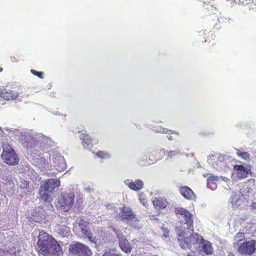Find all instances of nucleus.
<instances>
[{
    "instance_id": "38",
    "label": "nucleus",
    "mask_w": 256,
    "mask_h": 256,
    "mask_svg": "<svg viewBox=\"0 0 256 256\" xmlns=\"http://www.w3.org/2000/svg\"><path fill=\"white\" fill-rule=\"evenodd\" d=\"M228 256H234L233 253H229Z\"/></svg>"
},
{
    "instance_id": "26",
    "label": "nucleus",
    "mask_w": 256,
    "mask_h": 256,
    "mask_svg": "<svg viewBox=\"0 0 256 256\" xmlns=\"http://www.w3.org/2000/svg\"><path fill=\"white\" fill-rule=\"evenodd\" d=\"M96 154L98 158L102 159H108L110 158V154L104 151L98 150L96 152Z\"/></svg>"
},
{
    "instance_id": "33",
    "label": "nucleus",
    "mask_w": 256,
    "mask_h": 256,
    "mask_svg": "<svg viewBox=\"0 0 256 256\" xmlns=\"http://www.w3.org/2000/svg\"><path fill=\"white\" fill-rule=\"evenodd\" d=\"M102 256H120V255L115 253L114 251H110L104 252Z\"/></svg>"
},
{
    "instance_id": "6",
    "label": "nucleus",
    "mask_w": 256,
    "mask_h": 256,
    "mask_svg": "<svg viewBox=\"0 0 256 256\" xmlns=\"http://www.w3.org/2000/svg\"><path fill=\"white\" fill-rule=\"evenodd\" d=\"M3 152L1 155L4 162L9 165H15L18 163L19 158L8 142H4L2 144Z\"/></svg>"
},
{
    "instance_id": "30",
    "label": "nucleus",
    "mask_w": 256,
    "mask_h": 256,
    "mask_svg": "<svg viewBox=\"0 0 256 256\" xmlns=\"http://www.w3.org/2000/svg\"><path fill=\"white\" fill-rule=\"evenodd\" d=\"M226 156L224 155H220L218 158V162H219L220 164V168H221L222 166V162L226 160Z\"/></svg>"
},
{
    "instance_id": "13",
    "label": "nucleus",
    "mask_w": 256,
    "mask_h": 256,
    "mask_svg": "<svg viewBox=\"0 0 256 256\" xmlns=\"http://www.w3.org/2000/svg\"><path fill=\"white\" fill-rule=\"evenodd\" d=\"M124 184L130 190L134 191H139L142 190L144 186V182L141 180L139 179L135 181L128 179L124 180Z\"/></svg>"
},
{
    "instance_id": "36",
    "label": "nucleus",
    "mask_w": 256,
    "mask_h": 256,
    "mask_svg": "<svg viewBox=\"0 0 256 256\" xmlns=\"http://www.w3.org/2000/svg\"><path fill=\"white\" fill-rule=\"evenodd\" d=\"M162 230L164 232V236L166 238L168 236L169 230L167 228H162Z\"/></svg>"
},
{
    "instance_id": "24",
    "label": "nucleus",
    "mask_w": 256,
    "mask_h": 256,
    "mask_svg": "<svg viewBox=\"0 0 256 256\" xmlns=\"http://www.w3.org/2000/svg\"><path fill=\"white\" fill-rule=\"evenodd\" d=\"M236 154L242 159L245 160H250V156L247 152H242L238 149H236Z\"/></svg>"
},
{
    "instance_id": "2",
    "label": "nucleus",
    "mask_w": 256,
    "mask_h": 256,
    "mask_svg": "<svg viewBox=\"0 0 256 256\" xmlns=\"http://www.w3.org/2000/svg\"><path fill=\"white\" fill-rule=\"evenodd\" d=\"M178 240L180 247L184 249H190L192 248L197 249L202 246V252L207 254L212 253V248L210 242L204 240L203 238L198 233H192L188 236L185 228H177L176 229Z\"/></svg>"
},
{
    "instance_id": "10",
    "label": "nucleus",
    "mask_w": 256,
    "mask_h": 256,
    "mask_svg": "<svg viewBox=\"0 0 256 256\" xmlns=\"http://www.w3.org/2000/svg\"><path fill=\"white\" fill-rule=\"evenodd\" d=\"M237 248V251L240 254L251 256L256 250V240H250L244 242Z\"/></svg>"
},
{
    "instance_id": "21",
    "label": "nucleus",
    "mask_w": 256,
    "mask_h": 256,
    "mask_svg": "<svg viewBox=\"0 0 256 256\" xmlns=\"http://www.w3.org/2000/svg\"><path fill=\"white\" fill-rule=\"evenodd\" d=\"M120 246L122 250L126 253H128L132 250V246H130L128 242V240L125 238H124L119 241Z\"/></svg>"
},
{
    "instance_id": "11",
    "label": "nucleus",
    "mask_w": 256,
    "mask_h": 256,
    "mask_svg": "<svg viewBox=\"0 0 256 256\" xmlns=\"http://www.w3.org/2000/svg\"><path fill=\"white\" fill-rule=\"evenodd\" d=\"M51 168L54 167L58 172L64 171L66 167V162L63 156L58 153H54L52 154ZM50 169L52 168H50Z\"/></svg>"
},
{
    "instance_id": "12",
    "label": "nucleus",
    "mask_w": 256,
    "mask_h": 256,
    "mask_svg": "<svg viewBox=\"0 0 256 256\" xmlns=\"http://www.w3.org/2000/svg\"><path fill=\"white\" fill-rule=\"evenodd\" d=\"M0 96L7 100H18L19 102L22 100V96L18 92L7 89L0 88Z\"/></svg>"
},
{
    "instance_id": "29",
    "label": "nucleus",
    "mask_w": 256,
    "mask_h": 256,
    "mask_svg": "<svg viewBox=\"0 0 256 256\" xmlns=\"http://www.w3.org/2000/svg\"><path fill=\"white\" fill-rule=\"evenodd\" d=\"M179 154H180V150L178 149H176L174 150L170 151L168 153L167 156L168 158H173L174 156H178Z\"/></svg>"
},
{
    "instance_id": "28",
    "label": "nucleus",
    "mask_w": 256,
    "mask_h": 256,
    "mask_svg": "<svg viewBox=\"0 0 256 256\" xmlns=\"http://www.w3.org/2000/svg\"><path fill=\"white\" fill-rule=\"evenodd\" d=\"M154 130L155 132H158L166 133V134H172V132L171 130H170L166 128H162V126L158 127L157 128L154 129Z\"/></svg>"
},
{
    "instance_id": "27",
    "label": "nucleus",
    "mask_w": 256,
    "mask_h": 256,
    "mask_svg": "<svg viewBox=\"0 0 256 256\" xmlns=\"http://www.w3.org/2000/svg\"><path fill=\"white\" fill-rule=\"evenodd\" d=\"M15 250H11L10 252L4 250H0V256H16Z\"/></svg>"
},
{
    "instance_id": "16",
    "label": "nucleus",
    "mask_w": 256,
    "mask_h": 256,
    "mask_svg": "<svg viewBox=\"0 0 256 256\" xmlns=\"http://www.w3.org/2000/svg\"><path fill=\"white\" fill-rule=\"evenodd\" d=\"M234 170L239 178H244L247 176L250 170L242 165H236L234 166Z\"/></svg>"
},
{
    "instance_id": "37",
    "label": "nucleus",
    "mask_w": 256,
    "mask_h": 256,
    "mask_svg": "<svg viewBox=\"0 0 256 256\" xmlns=\"http://www.w3.org/2000/svg\"><path fill=\"white\" fill-rule=\"evenodd\" d=\"M167 137L170 140H173L172 137L171 136H168Z\"/></svg>"
},
{
    "instance_id": "9",
    "label": "nucleus",
    "mask_w": 256,
    "mask_h": 256,
    "mask_svg": "<svg viewBox=\"0 0 256 256\" xmlns=\"http://www.w3.org/2000/svg\"><path fill=\"white\" fill-rule=\"evenodd\" d=\"M69 250L72 254L78 256H91L92 255L90 249L87 246L79 242L71 244Z\"/></svg>"
},
{
    "instance_id": "40",
    "label": "nucleus",
    "mask_w": 256,
    "mask_h": 256,
    "mask_svg": "<svg viewBox=\"0 0 256 256\" xmlns=\"http://www.w3.org/2000/svg\"><path fill=\"white\" fill-rule=\"evenodd\" d=\"M25 183H26V186H27V185H28V182H27V181H26V182H25Z\"/></svg>"
},
{
    "instance_id": "17",
    "label": "nucleus",
    "mask_w": 256,
    "mask_h": 256,
    "mask_svg": "<svg viewBox=\"0 0 256 256\" xmlns=\"http://www.w3.org/2000/svg\"><path fill=\"white\" fill-rule=\"evenodd\" d=\"M55 230L63 238L68 237L70 234V228L64 225L57 224L55 226Z\"/></svg>"
},
{
    "instance_id": "14",
    "label": "nucleus",
    "mask_w": 256,
    "mask_h": 256,
    "mask_svg": "<svg viewBox=\"0 0 256 256\" xmlns=\"http://www.w3.org/2000/svg\"><path fill=\"white\" fill-rule=\"evenodd\" d=\"M88 224L89 223L87 222L81 220L79 223L80 228L91 242H96V238L92 235L91 232L88 229Z\"/></svg>"
},
{
    "instance_id": "15",
    "label": "nucleus",
    "mask_w": 256,
    "mask_h": 256,
    "mask_svg": "<svg viewBox=\"0 0 256 256\" xmlns=\"http://www.w3.org/2000/svg\"><path fill=\"white\" fill-rule=\"evenodd\" d=\"M180 194L186 200H194L196 199V196L192 190L187 186H182L180 188Z\"/></svg>"
},
{
    "instance_id": "32",
    "label": "nucleus",
    "mask_w": 256,
    "mask_h": 256,
    "mask_svg": "<svg viewBox=\"0 0 256 256\" xmlns=\"http://www.w3.org/2000/svg\"><path fill=\"white\" fill-rule=\"evenodd\" d=\"M30 72L34 75L38 76V78H43V72H37L34 70H31Z\"/></svg>"
},
{
    "instance_id": "5",
    "label": "nucleus",
    "mask_w": 256,
    "mask_h": 256,
    "mask_svg": "<svg viewBox=\"0 0 256 256\" xmlns=\"http://www.w3.org/2000/svg\"><path fill=\"white\" fill-rule=\"evenodd\" d=\"M60 180L57 178H50L44 182L39 190V198L44 202H51L52 198L50 194L60 186Z\"/></svg>"
},
{
    "instance_id": "19",
    "label": "nucleus",
    "mask_w": 256,
    "mask_h": 256,
    "mask_svg": "<svg viewBox=\"0 0 256 256\" xmlns=\"http://www.w3.org/2000/svg\"><path fill=\"white\" fill-rule=\"evenodd\" d=\"M152 203L154 208L158 209H163L165 208L168 204L166 199L160 198H155L152 200Z\"/></svg>"
},
{
    "instance_id": "4",
    "label": "nucleus",
    "mask_w": 256,
    "mask_h": 256,
    "mask_svg": "<svg viewBox=\"0 0 256 256\" xmlns=\"http://www.w3.org/2000/svg\"><path fill=\"white\" fill-rule=\"evenodd\" d=\"M175 213L178 216V219L182 223L184 224L180 227H176L175 230L177 228H185V231L187 232L188 236L194 232V220L193 215L187 210L182 208L177 207L175 208Z\"/></svg>"
},
{
    "instance_id": "1",
    "label": "nucleus",
    "mask_w": 256,
    "mask_h": 256,
    "mask_svg": "<svg viewBox=\"0 0 256 256\" xmlns=\"http://www.w3.org/2000/svg\"><path fill=\"white\" fill-rule=\"evenodd\" d=\"M16 134L22 146L26 148L34 166L41 170L51 168L52 154L46 150L52 145V140L42 134L33 133L26 130H18Z\"/></svg>"
},
{
    "instance_id": "3",
    "label": "nucleus",
    "mask_w": 256,
    "mask_h": 256,
    "mask_svg": "<svg viewBox=\"0 0 256 256\" xmlns=\"http://www.w3.org/2000/svg\"><path fill=\"white\" fill-rule=\"evenodd\" d=\"M39 253L44 256H58L62 251V248L58 242L48 233L40 232L37 242Z\"/></svg>"
},
{
    "instance_id": "39",
    "label": "nucleus",
    "mask_w": 256,
    "mask_h": 256,
    "mask_svg": "<svg viewBox=\"0 0 256 256\" xmlns=\"http://www.w3.org/2000/svg\"><path fill=\"white\" fill-rule=\"evenodd\" d=\"M253 206L255 209H256V203L253 204Z\"/></svg>"
},
{
    "instance_id": "20",
    "label": "nucleus",
    "mask_w": 256,
    "mask_h": 256,
    "mask_svg": "<svg viewBox=\"0 0 256 256\" xmlns=\"http://www.w3.org/2000/svg\"><path fill=\"white\" fill-rule=\"evenodd\" d=\"M80 138L82 140V145L86 148H89L92 144V139L91 136L86 133L80 134Z\"/></svg>"
},
{
    "instance_id": "34",
    "label": "nucleus",
    "mask_w": 256,
    "mask_h": 256,
    "mask_svg": "<svg viewBox=\"0 0 256 256\" xmlns=\"http://www.w3.org/2000/svg\"><path fill=\"white\" fill-rule=\"evenodd\" d=\"M219 178V181L218 182H220L221 181H222V182H226V183H229V182H230V180L228 178H226L224 176H220V177H218Z\"/></svg>"
},
{
    "instance_id": "25",
    "label": "nucleus",
    "mask_w": 256,
    "mask_h": 256,
    "mask_svg": "<svg viewBox=\"0 0 256 256\" xmlns=\"http://www.w3.org/2000/svg\"><path fill=\"white\" fill-rule=\"evenodd\" d=\"M138 200L145 207L148 206V200L146 198V194L142 192H140L138 194Z\"/></svg>"
},
{
    "instance_id": "18",
    "label": "nucleus",
    "mask_w": 256,
    "mask_h": 256,
    "mask_svg": "<svg viewBox=\"0 0 256 256\" xmlns=\"http://www.w3.org/2000/svg\"><path fill=\"white\" fill-rule=\"evenodd\" d=\"M218 181V176L211 174L207 179V187L212 190H216L217 186L216 182Z\"/></svg>"
},
{
    "instance_id": "41",
    "label": "nucleus",
    "mask_w": 256,
    "mask_h": 256,
    "mask_svg": "<svg viewBox=\"0 0 256 256\" xmlns=\"http://www.w3.org/2000/svg\"><path fill=\"white\" fill-rule=\"evenodd\" d=\"M2 70V68H0V72Z\"/></svg>"
},
{
    "instance_id": "7",
    "label": "nucleus",
    "mask_w": 256,
    "mask_h": 256,
    "mask_svg": "<svg viewBox=\"0 0 256 256\" xmlns=\"http://www.w3.org/2000/svg\"><path fill=\"white\" fill-rule=\"evenodd\" d=\"M120 214L122 220H128V223L134 228L138 229L140 228L138 218L136 216L129 207L124 206L123 208H121Z\"/></svg>"
},
{
    "instance_id": "23",
    "label": "nucleus",
    "mask_w": 256,
    "mask_h": 256,
    "mask_svg": "<svg viewBox=\"0 0 256 256\" xmlns=\"http://www.w3.org/2000/svg\"><path fill=\"white\" fill-rule=\"evenodd\" d=\"M245 239L244 234L243 232L237 233L234 236V248H236L239 246L238 242L244 240Z\"/></svg>"
},
{
    "instance_id": "8",
    "label": "nucleus",
    "mask_w": 256,
    "mask_h": 256,
    "mask_svg": "<svg viewBox=\"0 0 256 256\" xmlns=\"http://www.w3.org/2000/svg\"><path fill=\"white\" fill-rule=\"evenodd\" d=\"M74 194L73 192L62 194L58 202V206L68 211L74 204Z\"/></svg>"
},
{
    "instance_id": "35",
    "label": "nucleus",
    "mask_w": 256,
    "mask_h": 256,
    "mask_svg": "<svg viewBox=\"0 0 256 256\" xmlns=\"http://www.w3.org/2000/svg\"><path fill=\"white\" fill-rule=\"evenodd\" d=\"M114 232H115L118 238L119 239V241L120 240L124 239L123 236H122V232L120 230H114Z\"/></svg>"
},
{
    "instance_id": "31",
    "label": "nucleus",
    "mask_w": 256,
    "mask_h": 256,
    "mask_svg": "<svg viewBox=\"0 0 256 256\" xmlns=\"http://www.w3.org/2000/svg\"><path fill=\"white\" fill-rule=\"evenodd\" d=\"M240 3L242 4H254H254H256V0H240Z\"/></svg>"
},
{
    "instance_id": "22",
    "label": "nucleus",
    "mask_w": 256,
    "mask_h": 256,
    "mask_svg": "<svg viewBox=\"0 0 256 256\" xmlns=\"http://www.w3.org/2000/svg\"><path fill=\"white\" fill-rule=\"evenodd\" d=\"M230 202L234 208H238L242 202L240 195L239 194H233L230 198Z\"/></svg>"
}]
</instances>
